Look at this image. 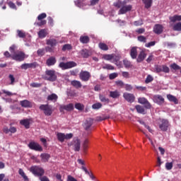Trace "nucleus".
Listing matches in <instances>:
<instances>
[{
  "label": "nucleus",
  "mask_w": 181,
  "mask_h": 181,
  "mask_svg": "<svg viewBox=\"0 0 181 181\" xmlns=\"http://www.w3.org/2000/svg\"><path fill=\"white\" fill-rule=\"evenodd\" d=\"M128 2H129V0H124L123 1L119 0L114 3V6L118 8H121L119 10L118 15H124L132 9V5H127Z\"/></svg>",
  "instance_id": "nucleus-1"
},
{
  "label": "nucleus",
  "mask_w": 181,
  "mask_h": 181,
  "mask_svg": "<svg viewBox=\"0 0 181 181\" xmlns=\"http://www.w3.org/2000/svg\"><path fill=\"white\" fill-rule=\"evenodd\" d=\"M29 170L34 175V176H40V177L45 175V170L37 165L32 166Z\"/></svg>",
  "instance_id": "nucleus-2"
},
{
  "label": "nucleus",
  "mask_w": 181,
  "mask_h": 181,
  "mask_svg": "<svg viewBox=\"0 0 181 181\" xmlns=\"http://www.w3.org/2000/svg\"><path fill=\"white\" fill-rule=\"evenodd\" d=\"M57 78L56 71L52 69L45 71V76H44L45 80H47L48 81H56Z\"/></svg>",
  "instance_id": "nucleus-3"
},
{
  "label": "nucleus",
  "mask_w": 181,
  "mask_h": 181,
  "mask_svg": "<svg viewBox=\"0 0 181 181\" xmlns=\"http://www.w3.org/2000/svg\"><path fill=\"white\" fill-rule=\"evenodd\" d=\"M11 57L13 60H16V62H23L28 56H26L23 52L18 51L11 54Z\"/></svg>",
  "instance_id": "nucleus-4"
},
{
  "label": "nucleus",
  "mask_w": 181,
  "mask_h": 181,
  "mask_svg": "<svg viewBox=\"0 0 181 181\" xmlns=\"http://www.w3.org/2000/svg\"><path fill=\"white\" fill-rule=\"evenodd\" d=\"M157 122L160 131H168V129L170 125L169 124V121H168L166 119H159L157 120Z\"/></svg>",
  "instance_id": "nucleus-5"
},
{
  "label": "nucleus",
  "mask_w": 181,
  "mask_h": 181,
  "mask_svg": "<svg viewBox=\"0 0 181 181\" xmlns=\"http://www.w3.org/2000/svg\"><path fill=\"white\" fill-rule=\"evenodd\" d=\"M76 66H77V64L74 62H61L59 64V67L62 69V70L73 69V67H76Z\"/></svg>",
  "instance_id": "nucleus-6"
},
{
  "label": "nucleus",
  "mask_w": 181,
  "mask_h": 181,
  "mask_svg": "<svg viewBox=\"0 0 181 181\" xmlns=\"http://www.w3.org/2000/svg\"><path fill=\"white\" fill-rule=\"evenodd\" d=\"M40 110L41 111H43L45 115H47V117H50V115H52V114L53 113V109L49 105H40Z\"/></svg>",
  "instance_id": "nucleus-7"
},
{
  "label": "nucleus",
  "mask_w": 181,
  "mask_h": 181,
  "mask_svg": "<svg viewBox=\"0 0 181 181\" xmlns=\"http://www.w3.org/2000/svg\"><path fill=\"white\" fill-rule=\"evenodd\" d=\"M81 143L80 141V139H78L77 137L74 138L72 142L69 144V146H73L74 151L76 152H78L80 151Z\"/></svg>",
  "instance_id": "nucleus-8"
},
{
  "label": "nucleus",
  "mask_w": 181,
  "mask_h": 181,
  "mask_svg": "<svg viewBox=\"0 0 181 181\" xmlns=\"http://www.w3.org/2000/svg\"><path fill=\"white\" fill-rule=\"evenodd\" d=\"M103 59L105 60L111 61L112 63H117L119 60V57L112 54H104L103 55Z\"/></svg>",
  "instance_id": "nucleus-9"
},
{
  "label": "nucleus",
  "mask_w": 181,
  "mask_h": 181,
  "mask_svg": "<svg viewBox=\"0 0 181 181\" xmlns=\"http://www.w3.org/2000/svg\"><path fill=\"white\" fill-rule=\"evenodd\" d=\"M28 147L30 149H32L33 151H37L38 152H42V151H43V148L41 147L40 144L35 141H30L28 144Z\"/></svg>",
  "instance_id": "nucleus-10"
},
{
  "label": "nucleus",
  "mask_w": 181,
  "mask_h": 181,
  "mask_svg": "<svg viewBox=\"0 0 181 181\" xmlns=\"http://www.w3.org/2000/svg\"><path fill=\"white\" fill-rule=\"evenodd\" d=\"M90 77H91V74L87 71H81L79 74V78L82 81H88Z\"/></svg>",
  "instance_id": "nucleus-11"
},
{
  "label": "nucleus",
  "mask_w": 181,
  "mask_h": 181,
  "mask_svg": "<svg viewBox=\"0 0 181 181\" xmlns=\"http://www.w3.org/2000/svg\"><path fill=\"white\" fill-rule=\"evenodd\" d=\"M123 97L126 101H128V103H134V101H135V96L134 94L124 93Z\"/></svg>",
  "instance_id": "nucleus-12"
},
{
  "label": "nucleus",
  "mask_w": 181,
  "mask_h": 181,
  "mask_svg": "<svg viewBox=\"0 0 181 181\" xmlns=\"http://www.w3.org/2000/svg\"><path fill=\"white\" fill-rule=\"evenodd\" d=\"M153 100L158 105H160L165 103V99L160 95H156L153 97Z\"/></svg>",
  "instance_id": "nucleus-13"
},
{
  "label": "nucleus",
  "mask_w": 181,
  "mask_h": 181,
  "mask_svg": "<svg viewBox=\"0 0 181 181\" xmlns=\"http://www.w3.org/2000/svg\"><path fill=\"white\" fill-rule=\"evenodd\" d=\"M138 102L139 103V104H143L144 105H145V107L148 110H150V108L152 107L151 105V103H149L148 100H146V98H139L138 99Z\"/></svg>",
  "instance_id": "nucleus-14"
},
{
  "label": "nucleus",
  "mask_w": 181,
  "mask_h": 181,
  "mask_svg": "<svg viewBox=\"0 0 181 181\" xmlns=\"http://www.w3.org/2000/svg\"><path fill=\"white\" fill-rule=\"evenodd\" d=\"M59 110L61 112H63L64 110L66 111H73V110H74V105H73V103H69L66 105H61Z\"/></svg>",
  "instance_id": "nucleus-15"
},
{
  "label": "nucleus",
  "mask_w": 181,
  "mask_h": 181,
  "mask_svg": "<svg viewBox=\"0 0 181 181\" xmlns=\"http://www.w3.org/2000/svg\"><path fill=\"white\" fill-rule=\"evenodd\" d=\"M153 32L154 33H156V35H160V33L163 32V26L160 24L155 25L153 28Z\"/></svg>",
  "instance_id": "nucleus-16"
},
{
  "label": "nucleus",
  "mask_w": 181,
  "mask_h": 181,
  "mask_svg": "<svg viewBox=\"0 0 181 181\" xmlns=\"http://www.w3.org/2000/svg\"><path fill=\"white\" fill-rule=\"evenodd\" d=\"M35 67H36V63L35 62L30 64H23L21 66V69H22V70H28V69H33Z\"/></svg>",
  "instance_id": "nucleus-17"
},
{
  "label": "nucleus",
  "mask_w": 181,
  "mask_h": 181,
  "mask_svg": "<svg viewBox=\"0 0 181 181\" xmlns=\"http://www.w3.org/2000/svg\"><path fill=\"white\" fill-rule=\"evenodd\" d=\"M81 54L83 57L85 59H87L88 57H90L91 56V51H89L88 49H82L81 51Z\"/></svg>",
  "instance_id": "nucleus-18"
},
{
  "label": "nucleus",
  "mask_w": 181,
  "mask_h": 181,
  "mask_svg": "<svg viewBox=\"0 0 181 181\" xmlns=\"http://www.w3.org/2000/svg\"><path fill=\"white\" fill-rule=\"evenodd\" d=\"M145 57H146V54L145 53V52L141 51L137 57L138 63H141V62H144V60H145Z\"/></svg>",
  "instance_id": "nucleus-19"
},
{
  "label": "nucleus",
  "mask_w": 181,
  "mask_h": 181,
  "mask_svg": "<svg viewBox=\"0 0 181 181\" xmlns=\"http://www.w3.org/2000/svg\"><path fill=\"white\" fill-rule=\"evenodd\" d=\"M21 105L25 108H30V107H32V103L29 100H25L21 101Z\"/></svg>",
  "instance_id": "nucleus-20"
},
{
  "label": "nucleus",
  "mask_w": 181,
  "mask_h": 181,
  "mask_svg": "<svg viewBox=\"0 0 181 181\" xmlns=\"http://www.w3.org/2000/svg\"><path fill=\"white\" fill-rule=\"evenodd\" d=\"M169 19H170V22H173V23H175V22H179L181 21V16L175 15V16H170Z\"/></svg>",
  "instance_id": "nucleus-21"
},
{
  "label": "nucleus",
  "mask_w": 181,
  "mask_h": 181,
  "mask_svg": "<svg viewBox=\"0 0 181 181\" xmlns=\"http://www.w3.org/2000/svg\"><path fill=\"white\" fill-rule=\"evenodd\" d=\"M54 64H56L55 57H51L47 60V66H54Z\"/></svg>",
  "instance_id": "nucleus-22"
},
{
  "label": "nucleus",
  "mask_w": 181,
  "mask_h": 181,
  "mask_svg": "<svg viewBox=\"0 0 181 181\" xmlns=\"http://www.w3.org/2000/svg\"><path fill=\"white\" fill-rule=\"evenodd\" d=\"M130 55L132 58L136 59V57L138 56V51H136V47H134L131 49Z\"/></svg>",
  "instance_id": "nucleus-23"
},
{
  "label": "nucleus",
  "mask_w": 181,
  "mask_h": 181,
  "mask_svg": "<svg viewBox=\"0 0 181 181\" xmlns=\"http://www.w3.org/2000/svg\"><path fill=\"white\" fill-rule=\"evenodd\" d=\"M57 138L59 142H64V139H66V134L64 133H57Z\"/></svg>",
  "instance_id": "nucleus-24"
},
{
  "label": "nucleus",
  "mask_w": 181,
  "mask_h": 181,
  "mask_svg": "<svg viewBox=\"0 0 181 181\" xmlns=\"http://www.w3.org/2000/svg\"><path fill=\"white\" fill-rule=\"evenodd\" d=\"M20 124L21 125H23L24 127H25V128H29V125H30V120L28 119H25L23 120H21Z\"/></svg>",
  "instance_id": "nucleus-25"
},
{
  "label": "nucleus",
  "mask_w": 181,
  "mask_h": 181,
  "mask_svg": "<svg viewBox=\"0 0 181 181\" xmlns=\"http://www.w3.org/2000/svg\"><path fill=\"white\" fill-rule=\"evenodd\" d=\"M81 169H82V170H83V172H85L86 175H88V176L90 177V179H92V180H94V179H95L94 175H93L92 173L88 172V170H87L86 166H81Z\"/></svg>",
  "instance_id": "nucleus-26"
},
{
  "label": "nucleus",
  "mask_w": 181,
  "mask_h": 181,
  "mask_svg": "<svg viewBox=\"0 0 181 181\" xmlns=\"http://www.w3.org/2000/svg\"><path fill=\"white\" fill-rule=\"evenodd\" d=\"M47 45L53 47L57 45V40H56L55 39L47 40Z\"/></svg>",
  "instance_id": "nucleus-27"
},
{
  "label": "nucleus",
  "mask_w": 181,
  "mask_h": 181,
  "mask_svg": "<svg viewBox=\"0 0 181 181\" xmlns=\"http://www.w3.org/2000/svg\"><path fill=\"white\" fill-rule=\"evenodd\" d=\"M57 98H59V97L55 93H52V94L48 95V97H47V100L49 101H54V103H56V101H57Z\"/></svg>",
  "instance_id": "nucleus-28"
},
{
  "label": "nucleus",
  "mask_w": 181,
  "mask_h": 181,
  "mask_svg": "<svg viewBox=\"0 0 181 181\" xmlns=\"http://www.w3.org/2000/svg\"><path fill=\"white\" fill-rule=\"evenodd\" d=\"M42 162H47L50 159V155L48 153H42L40 155Z\"/></svg>",
  "instance_id": "nucleus-29"
},
{
  "label": "nucleus",
  "mask_w": 181,
  "mask_h": 181,
  "mask_svg": "<svg viewBox=\"0 0 181 181\" xmlns=\"http://www.w3.org/2000/svg\"><path fill=\"white\" fill-rule=\"evenodd\" d=\"M167 98H168V100H169V101H171L174 104H177V98H176V97H175L172 95H168Z\"/></svg>",
  "instance_id": "nucleus-30"
},
{
  "label": "nucleus",
  "mask_w": 181,
  "mask_h": 181,
  "mask_svg": "<svg viewBox=\"0 0 181 181\" xmlns=\"http://www.w3.org/2000/svg\"><path fill=\"white\" fill-rule=\"evenodd\" d=\"M135 108L137 112H139V114H145V109L144 108V107L138 105H136Z\"/></svg>",
  "instance_id": "nucleus-31"
},
{
  "label": "nucleus",
  "mask_w": 181,
  "mask_h": 181,
  "mask_svg": "<svg viewBox=\"0 0 181 181\" xmlns=\"http://www.w3.org/2000/svg\"><path fill=\"white\" fill-rule=\"evenodd\" d=\"M142 1L145 5V8H146L147 9L151 8V6H152L153 0H142Z\"/></svg>",
  "instance_id": "nucleus-32"
},
{
  "label": "nucleus",
  "mask_w": 181,
  "mask_h": 181,
  "mask_svg": "<svg viewBox=\"0 0 181 181\" xmlns=\"http://www.w3.org/2000/svg\"><path fill=\"white\" fill-rule=\"evenodd\" d=\"M110 95L112 97V98H118V97H119V93L118 90L110 91Z\"/></svg>",
  "instance_id": "nucleus-33"
},
{
  "label": "nucleus",
  "mask_w": 181,
  "mask_h": 181,
  "mask_svg": "<svg viewBox=\"0 0 181 181\" xmlns=\"http://www.w3.org/2000/svg\"><path fill=\"white\" fill-rule=\"evenodd\" d=\"M46 35H47V32L46 30H41L38 33V36L40 37V39H43V37H46Z\"/></svg>",
  "instance_id": "nucleus-34"
},
{
  "label": "nucleus",
  "mask_w": 181,
  "mask_h": 181,
  "mask_svg": "<svg viewBox=\"0 0 181 181\" xmlns=\"http://www.w3.org/2000/svg\"><path fill=\"white\" fill-rule=\"evenodd\" d=\"M99 98L101 103H104L105 104H108V103H110V99L105 98V96L103 95H100Z\"/></svg>",
  "instance_id": "nucleus-35"
},
{
  "label": "nucleus",
  "mask_w": 181,
  "mask_h": 181,
  "mask_svg": "<svg viewBox=\"0 0 181 181\" xmlns=\"http://www.w3.org/2000/svg\"><path fill=\"white\" fill-rule=\"evenodd\" d=\"M71 84L74 87H76V88H80L81 87V82L78 81H72Z\"/></svg>",
  "instance_id": "nucleus-36"
},
{
  "label": "nucleus",
  "mask_w": 181,
  "mask_h": 181,
  "mask_svg": "<svg viewBox=\"0 0 181 181\" xmlns=\"http://www.w3.org/2000/svg\"><path fill=\"white\" fill-rule=\"evenodd\" d=\"M18 173L21 176H22L24 180H28V176H26V174H25V172L23 171V170L20 168L18 170Z\"/></svg>",
  "instance_id": "nucleus-37"
},
{
  "label": "nucleus",
  "mask_w": 181,
  "mask_h": 181,
  "mask_svg": "<svg viewBox=\"0 0 181 181\" xmlns=\"http://www.w3.org/2000/svg\"><path fill=\"white\" fill-rule=\"evenodd\" d=\"M90 40V38L88 37V36H82L80 38V41L81 42V43H88Z\"/></svg>",
  "instance_id": "nucleus-38"
},
{
  "label": "nucleus",
  "mask_w": 181,
  "mask_h": 181,
  "mask_svg": "<svg viewBox=\"0 0 181 181\" xmlns=\"http://www.w3.org/2000/svg\"><path fill=\"white\" fill-rule=\"evenodd\" d=\"M173 29H174V30L180 32L181 31V22L175 24L173 26Z\"/></svg>",
  "instance_id": "nucleus-39"
},
{
  "label": "nucleus",
  "mask_w": 181,
  "mask_h": 181,
  "mask_svg": "<svg viewBox=\"0 0 181 181\" xmlns=\"http://www.w3.org/2000/svg\"><path fill=\"white\" fill-rule=\"evenodd\" d=\"M75 108L78 110V111H83V110H84V105L81 103H76L75 105Z\"/></svg>",
  "instance_id": "nucleus-40"
},
{
  "label": "nucleus",
  "mask_w": 181,
  "mask_h": 181,
  "mask_svg": "<svg viewBox=\"0 0 181 181\" xmlns=\"http://www.w3.org/2000/svg\"><path fill=\"white\" fill-rule=\"evenodd\" d=\"M139 123L141 124V125H144L145 127V128H146V129H148V132H151V134L153 133V130H152V129H151V127L149 126L146 125V124H145L144 122L140 121Z\"/></svg>",
  "instance_id": "nucleus-41"
},
{
  "label": "nucleus",
  "mask_w": 181,
  "mask_h": 181,
  "mask_svg": "<svg viewBox=\"0 0 181 181\" xmlns=\"http://www.w3.org/2000/svg\"><path fill=\"white\" fill-rule=\"evenodd\" d=\"M101 107H103V104H101L100 103H96L92 105V108L93 110H100V108H101Z\"/></svg>",
  "instance_id": "nucleus-42"
},
{
  "label": "nucleus",
  "mask_w": 181,
  "mask_h": 181,
  "mask_svg": "<svg viewBox=\"0 0 181 181\" xmlns=\"http://www.w3.org/2000/svg\"><path fill=\"white\" fill-rule=\"evenodd\" d=\"M71 49H73V47H71V45L70 44L64 45L62 47L63 52H66V50H71Z\"/></svg>",
  "instance_id": "nucleus-43"
},
{
  "label": "nucleus",
  "mask_w": 181,
  "mask_h": 181,
  "mask_svg": "<svg viewBox=\"0 0 181 181\" xmlns=\"http://www.w3.org/2000/svg\"><path fill=\"white\" fill-rule=\"evenodd\" d=\"M91 125H93L91 120H87L84 124L85 129H88Z\"/></svg>",
  "instance_id": "nucleus-44"
},
{
  "label": "nucleus",
  "mask_w": 181,
  "mask_h": 181,
  "mask_svg": "<svg viewBox=\"0 0 181 181\" xmlns=\"http://www.w3.org/2000/svg\"><path fill=\"white\" fill-rule=\"evenodd\" d=\"M173 168V163H165V169L167 170H172Z\"/></svg>",
  "instance_id": "nucleus-45"
},
{
  "label": "nucleus",
  "mask_w": 181,
  "mask_h": 181,
  "mask_svg": "<svg viewBox=\"0 0 181 181\" xmlns=\"http://www.w3.org/2000/svg\"><path fill=\"white\" fill-rule=\"evenodd\" d=\"M83 148L84 151H86V149H88V139H85L83 142Z\"/></svg>",
  "instance_id": "nucleus-46"
},
{
  "label": "nucleus",
  "mask_w": 181,
  "mask_h": 181,
  "mask_svg": "<svg viewBox=\"0 0 181 181\" xmlns=\"http://www.w3.org/2000/svg\"><path fill=\"white\" fill-rule=\"evenodd\" d=\"M99 47L101 50H107L108 49V46L103 42L99 43Z\"/></svg>",
  "instance_id": "nucleus-47"
},
{
  "label": "nucleus",
  "mask_w": 181,
  "mask_h": 181,
  "mask_svg": "<svg viewBox=\"0 0 181 181\" xmlns=\"http://www.w3.org/2000/svg\"><path fill=\"white\" fill-rule=\"evenodd\" d=\"M18 36V37H25L26 36V34L23 30H17Z\"/></svg>",
  "instance_id": "nucleus-48"
},
{
  "label": "nucleus",
  "mask_w": 181,
  "mask_h": 181,
  "mask_svg": "<svg viewBox=\"0 0 181 181\" xmlns=\"http://www.w3.org/2000/svg\"><path fill=\"white\" fill-rule=\"evenodd\" d=\"M103 69L106 70H114V66L111 64H105L103 66Z\"/></svg>",
  "instance_id": "nucleus-49"
},
{
  "label": "nucleus",
  "mask_w": 181,
  "mask_h": 181,
  "mask_svg": "<svg viewBox=\"0 0 181 181\" xmlns=\"http://www.w3.org/2000/svg\"><path fill=\"white\" fill-rule=\"evenodd\" d=\"M117 77H118V74L117 73L110 74L109 76L110 80H114V78H117Z\"/></svg>",
  "instance_id": "nucleus-50"
},
{
  "label": "nucleus",
  "mask_w": 181,
  "mask_h": 181,
  "mask_svg": "<svg viewBox=\"0 0 181 181\" xmlns=\"http://www.w3.org/2000/svg\"><path fill=\"white\" fill-rule=\"evenodd\" d=\"M123 63H124L125 67H127V68L131 67V62H129L127 59H124L123 61Z\"/></svg>",
  "instance_id": "nucleus-51"
},
{
  "label": "nucleus",
  "mask_w": 181,
  "mask_h": 181,
  "mask_svg": "<svg viewBox=\"0 0 181 181\" xmlns=\"http://www.w3.org/2000/svg\"><path fill=\"white\" fill-rule=\"evenodd\" d=\"M170 67L173 69V70H180V66L176 64H173L170 65Z\"/></svg>",
  "instance_id": "nucleus-52"
},
{
  "label": "nucleus",
  "mask_w": 181,
  "mask_h": 181,
  "mask_svg": "<svg viewBox=\"0 0 181 181\" xmlns=\"http://www.w3.org/2000/svg\"><path fill=\"white\" fill-rule=\"evenodd\" d=\"M75 5L78 6V8H83L84 6V4L80 0L75 1Z\"/></svg>",
  "instance_id": "nucleus-53"
},
{
  "label": "nucleus",
  "mask_w": 181,
  "mask_h": 181,
  "mask_svg": "<svg viewBox=\"0 0 181 181\" xmlns=\"http://www.w3.org/2000/svg\"><path fill=\"white\" fill-rule=\"evenodd\" d=\"M9 80L11 81L10 84H11V86H13V83H15V77L13 76V75L10 74L8 76Z\"/></svg>",
  "instance_id": "nucleus-54"
},
{
  "label": "nucleus",
  "mask_w": 181,
  "mask_h": 181,
  "mask_svg": "<svg viewBox=\"0 0 181 181\" xmlns=\"http://www.w3.org/2000/svg\"><path fill=\"white\" fill-rule=\"evenodd\" d=\"M151 81H153V77H152L151 75H148L146 77V83L148 84V83H151Z\"/></svg>",
  "instance_id": "nucleus-55"
},
{
  "label": "nucleus",
  "mask_w": 181,
  "mask_h": 181,
  "mask_svg": "<svg viewBox=\"0 0 181 181\" xmlns=\"http://www.w3.org/2000/svg\"><path fill=\"white\" fill-rule=\"evenodd\" d=\"M162 70L164 73H169V71H170V69H169V67L165 65L162 66Z\"/></svg>",
  "instance_id": "nucleus-56"
},
{
  "label": "nucleus",
  "mask_w": 181,
  "mask_h": 181,
  "mask_svg": "<svg viewBox=\"0 0 181 181\" xmlns=\"http://www.w3.org/2000/svg\"><path fill=\"white\" fill-rule=\"evenodd\" d=\"M47 15L45 13H42L41 14H40L37 17L38 21H42V19H45V18H46Z\"/></svg>",
  "instance_id": "nucleus-57"
},
{
  "label": "nucleus",
  "mask_w": 181,
  "mask_h": 181,
  "mask_svg": "<svg viewBox=\"0 0 181 181\" xmlns=\"http://www.w3.org/2000/svg\"><path fill=\"white\" fill-rule=\"evenodd\" d=\"M8 5L10 8H11V9H16V5H15V4L12 1H9L8 3Z\"/></svg>",
  "instance_id": "nucleus-58"
},
{
  "label": "nucleus",
  "mask_w": 181,
  "mask_h": 181,
  "mask_svg": "<svg viewBox=\"0 0 181 181\" xmlns=\"http://www.w3.org/2000/svg\"><path fill=\"white\" fill-rule=\"evenodd\" d=\"M138 40H139V42H143L144 43H146V37H145L141 35V36H139V37H138Z\"/></svg>",
  "instance_id": "nucleus-59"
},
{
  "label": "nucleus",
  "mask_w": 181,
  "mask_h": 181,
  "mask_svg": "<svg viewBox=\"0 0 181 181\" xmlns=\"http://www.w3.org/2000/svg\"><path fill=\"white\" fill-rule=\"evenodd\" d=\"M155 43H156L155 41H152V42H150L148 43H146L145 45V46H146V47H151L152 46H155Z\"/></svg>",
  "instance_id": "nucleus-60"
},
{
  "label": "nucleus",
  "mask_w": 181,
  "mask_h": 181,
  "mask_svg": "<svg viewBox=\"0 0 181 181\" xmlns=\"http://www.w3.org/2000/svg\"><path fill=\"white\" fill-rule=\"evenodd\" d=\"M66 181H78V180L77 179L74 178L73 176L68 175Z\"/></svg>",
  "instance_id": "nucleus-61"
},
{
  "label": "nucleus",
  "mask_w": 181,
  "mask_h": 181,
  "mask_svg": "<svg viewBox=\"0 0 181 181\" xmlns=\"http://www.w3.org/2000/svg\"><path fill=\"white\" fill-rule=\"evenodd\" d=\"M37 54H38V56H43V54H45V49H38Z\"/></svg>",
  "instance_id": "nucleus-62"
},
{
  "label": "nucleus",
  "mask_w": 181,
  "mask_h": 181,
  "mask_svg": "<svg viewBox=\"0 0 181 181\" xmlns=\"http://www.w3.org/2000/svg\"><path fill=\"white\" fill-rule=\"evenodd\" d=\"M73 134L69 133V134H65V139H71V138H73Z\"/></svg>",
  "instance_id": "nucleus-63"
},
{
  "label": "nucleus",
  "mask_w": 181,
  "mask_h": 181,
  "mask_svg": "<svg viewBox=\"0 0 181 181\" xmlns=\"http://www.w3.org/2000/svg\"><path fill=\"white\" fill-rule=\"evenodd\" d=\"M40 181H50V180H49L48 177L46 176L40 177Z\"/></svg>",
  "instance_id": "nucleus-64"
}]
</instances>
